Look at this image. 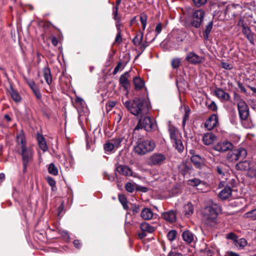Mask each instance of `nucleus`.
Segmentation results:
<instances>
[{"mask_svg": "<svg viewBox=\"0 0 256 256\" xmlns=\"http://www.w3.org/2000/svg\"><path fill=\"white\" fill-rule=\"evenodd\" d=\"M17 142L18 145V153L22 156L23 166V172H26L28 164L33 162L34 152L31 148L26 146L24 136L20 134L17 136Z\"/></svg>", "mask_w": 256, "mask_h": 256, "instance_id": "f257e3e1", "label": "nucleus"}, {"mask_svg": "<svg viewBox=\"0 0 256 256\" xmlns=\"http://www.w3.org/2000/svg\"><path fill=\"white\" fill-rule=\"evenodd\" d=\"M123 104L132 114L142 116L149 111L148 101L144 98L135 97L132 100L123 102Z\"/></svg>", "mask_w": 256, "mask_h": 256, "instance_id": "f03ea898", "label": "nucleus"}, {"mask_svg": "<svg viewBox=\"0 0 256 256\" xmlns=\"http://www.w3.org/2000/svg\"><path fill=\"white\" fill-rule=\"evenodd\" d=\"M142 128L147 132L155 130L157 128L155 120L148 116H146L143 118H140L134 130V134H136V131Z\"/></svg>", "mask_w": 256, "mask_h": 256, "instance_id": "7ed1b4c3", "label": "nucleus"}, {"mask_svg": "<svg viewBox=\"0 0 256 256\" xmlns=\"http://www.w3.org/2000/svg\"><path fill=\"white\" fill-rule=\"evenodd\" d=\"M220 209V206L216 204H212L206 208V224L211 226H214L216 224Z\"/></svg>", "mask_w": 256, "mask_h": 256, "instance_id": "20e7f679", "label": "nucleus"}, {"mask_svg": "<svg viewBox=\"0 0 256 256\" xmlns=\"http://www.w3.org/2000/svg\"><path fill=\"white\" fill-rule=\"evenodd\" d=\"M156 147L155 142L153 140H142L138 142L134 148L135 153L139 155H144L152 152Z\"/></svg>", "mask_w": 256, "mask_h": 256, "instance_id": "39448f33", "label": "nucleus"}, {"mask_svg": "<svg viewBox=\"0 0 256 256\" xmlns=\"http://www.w3.org/2000/svg\"><path fill=\"white\" fill-rule=\"evenodd\" d=\"M238 114L242 121L248 120L250 116L249 108L246 102L243 100H240L237 104Z\"/></svg>", "mask_w": 256, "mask_h": 256, "instance_id": "423d86ee", "label": "nucleus"}, {"mask_svg": "<svg viewBox=\"0 0 256 256\" xmlns=\"http://www.w3.org/2000/svg\"><path fill=\"white\" fill-rule=\"evenodd\" d=\"M204 16V12L202 10H196L192 15V24L195 28L200 26Z\"/></svg>", "mask_w": 256, "mask_h": 256, "instance_id": "0eeeda50", "label": "nucleus"}, {"mask_svg": "<svg viewBox=\"0 0 256 256\" xmlns=\"http://www.w3.org/2000/svg\"><path fill=\"white\" fill-rule=\"evenodd\" d=\"M233 148L234 145L231 142L224 140L218 142L214 146L213 149L219 152H225L232 150Z\"/></svg>", "mask_w": 256, "mask_h": 256, "instance_id": "6e6552de", "label": "nucleus"}, {"mask_svg": "<svg viewBox=\"0 0 256 256\" xmlns=\"http://www.w3.org/2000/svg\"><path fill=\"white\" fill-rule=\"evenodd\" d=\"M140 228L142 232L138 233V236L140 239L145 238L147 235L146 233H152L155 230L154 227L146 222H142L140 224Z\"/></svg>", "mask_w": 256, "mask_h": 256, "instance_id": "1a4fd4ad", "label": "nucleus"}, {"mask_svg": "<svg viewBox=\"0 0 256 256\" xmlns=\"http://www.w3.org/2000/svg\"><path fill=\"white\" fill-rule=\"evenodd\" d=\"M166 156L162 154L155 153L149 158L150 164L154 166L160 165L166 160Z\"/></svg>", "mask_w": 256, "mask_h": 256, "instance_id": "9d476101", "label": "nucleus"}, {"mask_svg": "<svg viewBox=\"0 0 256 256\" xmlns=\"http://www.w3.org/2000/svg\"><path fill=\"white\" fill-rule=\"evenodd\" d=\"M116 172L120 174L126 176H130L132 175V170L126 165L120 164L117 163L116 164Z\"/></svg>", "mask_w": 256, "mask_h": 256, "instance_id": "9b49d317", "label": "nucleus"}, {"mask_svg": "<svg viewBox=\"0 0 256 256\" xmlns=\"http://www.w3.org/2000/svg\"><path fill=\"white\" fill-rule=\"evenodd\" d=\"M178 169L180 172L184 176L190 174L193 170L191 163L186 161L182 162L179 166Z\"/></svg>", "mask_w": 256, "mask_h": 256, "instance_id": "f8f14e48", "label": "nucleus"}, {"mask_svg": "<svg viewBox=\"0 0 256 256\" xmlns=\"http://www.w3.org/2000/svg\"><path fill=\"white\" fill-rule=\"evenodd\" d=\"M218 123V116L216 114L211 115L204 123V126L208 130H212Z\"/></svg>", "mask_w": 256, "mask_h": 256, "instance_id": "ddd939ff", "label": "nucleus"}, {"mask_svg": "<svg viewBox=\"0 0 256 256\" xmlns=\"http://www.w3.org/2000/svg\"><path fill=\"white\" fill-rule=\"evenodd\" d=\"M25 80L36 98L38 100H40L42 98V94L38 87L36 84L35 82L32 80L30 79L25 78Z\"/></svg>", "mask_w": 256, "mask_h": 256, "instance_id": "4468645a", "label": "nucleus"}, {"mask_svg": "<svg viewBox=\"0 0 256 256\" xmlns=\"http://www.w3.org/2000/svg\"><path fill=\"white\" fill-rule=\"evenodd\" d=\"M187 61L193 64H198L202 62V58L198 56L194 52H190L186 56Z\"/></svg>", "mask_w": 256, "mask_h": 256, "instance_id": "2eb2a0df", "label": "nucleus"}, {"mask_svg": "<svg viewBox=\"0 0 256 256\" xmlns=\"http://www.w3.org/2000/svg\"><path fill=\"white\" fill-rule=\"evenodd\" d=\"M216 140V136L212 132H206L204 134L202 142L206 145H210Z\"/></svg>", "mask_w": 256, "mask_h": 256, "instance_id": "dca6fc26", "label": "nucleus"}, {"mask_svg": "<svg viewBox=\"0 0 256 256\" xmlns=\"http://www.w3.org/2000/svg\"><path fill=\"white\" fill-rule=\"evenodd\" d=\"M214 94L216 96L222 101H228L230 98L229 94L221 88H216L214 90Z\"/></svg>", "mask_w": 256, "mask_h": 256, "instance_id": "f3484780", "label": "nucleus"}, {"mask_svg": "<svg viewBox=\"0 0 256 256\" xmlns=\"http://www.w3.org/2000/svg\"><path fill=\"white\" fill-rule=\"evenodd\" d=\"M232 190L230 186L226 185L219 193V198L223 200L228 198L232 196Z\"/></svg>", "mask_w": 256, "mask_h": 256, "instance_id": "a211bd4d", "label": "nucleus"}, {"mask_svg": "<svg viewBox=\"0 0 256 256\" xmlns=\"http://www.w3.org/2000/svg\"><path fill=\"white\" fill-rule=\"evenodd\" d=\"M128 72H126L120 76L119 82L124 90H128L130 86V83L128 80Z\"/></svg>", "mask_w": 256, "mask_h": 256, "instance_id": "6ab92c4d", "label": "nucleus"}, {"mask_svg": "<svg viewBox=\"0 0 256 256\" xmlns=\"http://www.w3.org/2000/svg\"><path fill=\"white\" fill-rule=\"evenodd\" d=\"M162 218L170 223H173L176 221V215L173 210L163 212Z\"/></svg>", "mask_w": 256, "mask_h": 256, "instance_id": "aec40b11", "label": "nucleus"}, {"mask_svg": "<svg viewBox=\"0 0 256 256\" xmlns=\"http://www.w3.org/2000/svg\"><path fill=\"white\" fill-rule=\"evenodd\" d=\"M242 32L246 36L248 40L252 44L254 43V34L252 32L250 28H248L246 24H242Z\"/></svg>", "mask_w": 256, "mask_h": 256, "instance_id": "412c9836", "label": "nucleus"}, {"mask_svg": "<svg viewBox=\"0 0 256 256\" xmlns=\"http://www.w3.org/2000/svg\"><path fill=\"white\" fill-rule=\"evenodd\" d=\"M168 132L172 140H176V138L178 139L179 138H181L180 134L178 130L173 126H169Z\"/></svg>", "mask_w": 256, "mask_h": 256, "instance_id": "4be33fe9", "label": "nucleus"}, {"mask_svg": "<svg viewBox=\"0 0 256 256\" xmlns=\"http://www.w3.org/2000/svg\"><path fill=\"white\" fill-rule=\"evenodd\" d=\"M9 94L12 100L16 103H18L22 100V97L18 91L15 90L12 86H10L9 90Z\"/></svg>", "mask_w": 256, "mask_h": 256, "instance_id": "5701e85b", "label": "nucleus"}, {"mask_svg": "<svg viewBox=\"0 0 256 256\" xmlns=\"http://www.w3.org/2000/svg\"><path fill=\"white\" fill-rule=\"evenodd\" d=\"M236 168L242 171L249 170L250 168V161L244 160L239 162L236 164Z\"/></svg>", "mask_w": 256, "mask_h": 256, "instance_id": "b1692460", "label": "nucleus"}, {"mask_svg": "<svg viewBox=\"0 0 256 256\" xmlns=\"http://www.w3.org/2000/svg\"><path fill=\"white\" fill-rule=\"evenodd\" d=\"M37 140L40 148L42 150L43 152H46L48 150V147L44 138L43 136L38 134L37 136Z\"/></svg>", "mask_w": 256, "mask_h": 256, "instance_id": "393cba45", "label": "nucleus"}, {"mask_svg": "<svg viewBox=\"0 0 256 256\" xmlns=\"http://www.w3.org/2000/svg\"><path fill=\"white\" fill-rule=\"evenodd\" d=\"M140 216L144 220H148L152 218L153 212L150 208H144L142 210Z\"/></svg>", "mask_w": 256, "mask_h": 256, "instance_id": "a878e982", "label": "nucleus"}, {"mask_svg": "<svg viewBox=\"0 0 256 256\" xmlns=\"http://www.w3.org/2000/svg\"><path fill=\"white\" fill-rule=\"evenodd\" d=\"M43 72L44 76L46 82L48 85H50L52 82V77L50 68L46 66L43 70Z\"/></svg>", "mask_w": 256, "mask_h": 256, "instance_id": "bb28decb", "label": "nucleus"}, {"mask_svg": "<svg viewBox=\"0 0 256 256\" xmlns=\"http://www.w3.org/2000/svg\"><path fill=\"white\" fill-rule=\"evenodd\" d=\"M191 162L193 163L195 167L197 168H201L202 164V158L199 155H193L190 158Z\"/></svg>", "mask_w": 256, "mask_h": 256, "instance_id": "cd10ccee", "label": "nucleus"}, {"mask_svg": "<svg viewBox=\"0 0 256 256\" xmlns=\"http://www.w3.org/2000/svg\"><path fill=\"white\" fill-rule=\"evenodd\" d=\"M134 88L136 90H140L144 86V82L139 77H134L133 80Z\"/></svg>", "mask_w": 256, "mask_h": 256, "instance_id": "c85d7f7f", "label": "nucleus"}, {"mask_svg": "<svg viewBox=\"0 0 256 256\" xmlns=\"http://www.w3.org/2000/svg\"><path fill=\"white\" fill-rule=\"evenodd\" d=\"M173 144V146L179 152H182L184 150V146H183L182 141L180 138H176L172 140Z\"/></svg>", "mask_w": 256, "mask_h": 256, "instance_id": "c756f323", "label": "nucleus"}, {"mask_svg": "<svg viewBox=\"0 0 256 256\" xmlns=\"http://www.w3.org/2000/svg\"><path fill=\"white\" fill-rule=\"evenodd\" d=\"M182 238L187 243L190 244L194 240V235L190 230H186L182 232Z\"/></svg>", "mask_w": 256, "mask_h": 256, "instance_id": "7c9ffc66", "label": "nucleus"}, {"mask_svg": "<svg viewBox=\"0 0 256 256\" xmlns=\"http://www.w3.org/2000/svg\"><path fill=\"white\" fill-rule=\"evenodd\" d=\"M124 140V138L120 136L115 137L114 138H112L109 140L111 143H112V145L114 148L116 150L118 148H120L121 146V143Z\"/></svg>", "mask_w": 256, "mask_h": 256, "instance_id": "2f4dec72", "label": "nucleus"}, {"mask_svg": "<svg viewBox=\"0 0 256 256\" xmlns=\"http://www.w3.org/2000/svg\"><path fill=\"white\" fill-rule=\"evenodd\" d=\"M228 152L226 156V159L230 162H235L238 160V155H236V152H235V149H232L231 150H228Z\"/></svg>", "mask_w": 256, "mask_h": 256, "instance_id": "473e14b6", "label": "nucleus"}, {"mask_svg": "<svg viewBox=\"0 0 256 256\" xmlns=\"http://www.w3.org/2000/svg\"><path fill=\"white\" fill-rule=\"evenodd\" d=\"M235 152H236V155H238L237 158L238 160L240 158H245L248 154L247 150L243 148L235 149Z\"/></svg>", "mask_w": 256, "mask_h": 256, "instance_id": "72a5a7b5", "label": "nucleus"}, {"mask_svg": "<svg viewBox=\"0 0 256 256\" xmlns=\"http://www.w3.org/2000/svg\"><path fill=\"white\" fill-rule=\"evenodd\" d=\"M215 170L218 174L224 176L226 172V165L224 164H220L216 166Z\"/></svg>", "mask_w": 256, "mask_h": 256, "instance_id": "f704fd0d", "label": "nucleus"}, {"mask_svg": "<svg viewBox=\"0 0 256 256\" xmlns=\"http://www.w3.org/2000/svg\"><path fill=\"white\" fill-rule=\"evenodd\" d=\"M194 212V206L191 202H188L184 206V213L186 216H190Z\"/></svg>", "mask_w": 256, "mask_h": 256, "instance_id": "c9c22d12", "label": "nucleus"}, {"mask_svg": "<svg viewBox=\"0 0 256 256\" xmlns=\"http://www.w3.org/2000/svg\"><path fill=\"white\" fill-rule=\"evenodd\" d=\"M118 200L122 204L124 208L126 210H128V204L127 199L125 196L124 194H119Z\"/></svg>", "mask_w": 256, "mask_h": 256, "instance_id": "e433bc0d", "label": "nucleus"}, {"mask_svg": "<svg viewBox=\"0 0 256 256\" xmlns=\"http://www.w3.org/2000/svg\"><path fill=\"white\" fill-rule=\"evenodd\" d=\"M202 183V181L197 178L190 179L187 181V184L188 186L196 187Z\"/></svg>", "mask_w": 256, "mask_h": 256, "instance_id": "4c0bfd02", "label": "nucleus"}, {"mask_svg": "<svg viewBox=\"0 0 256 256\" xmlns=\"http://www.w3.org/2000/svg\"><path fill=\"white\" fill-rule=\"evenodd\" d=\"M247 240L244 238L237 239L236 242L234 243L235 246L240 248H243L247 245Z\"/></svg>", "mask_w": 256, "mask_h": 256, "instance_id": "58836bf2", "label": "nucleus"}, {"mask_svg": "<svg viewBox=\"0 0 256 256\" xmlns=\"http://www.w3.org/2000/svg\"><path fill=\"white\" fill-rule=\"evenodd\" d=\"M116 28L118 30V34L114 40V44H120L122 42V38L121 35V30H120V26L116 25Z\"/></svg>", "mask_w": 256, "mask_h": 256, "instance_id": "ea45409f", "label": "nucleus"}, {"mask_svg": "<svg viewBox=\"0 0 256 256\" xmlns=\"http://www.w3.org/2000/svg\"><path fill=\"white\" fill-rule=\"evenodd\" d=\"M143 39V33L137 34L133 39V43L135 46H138L140 45Z\"/></svg>", "mask_w": 256, "mask_h": 256, "instance_id": "a19ab883", "label": "nucleus"}, {"mask_svg": "<svg viewBox=\"0 0 256 256\" xmlns=\"http://www.w3.org/2000/svg\"><path fill=\"white\" fill-rule=\"evenodd\" d=\"M48 172L53 176H56L58 174V169L54 163H51L49 164Z\"/></svg>", "mask_w": 256, "mask_h": 256, "instance_id": "79ce46f5", "label": "nucleus"}, {"mask_svg": "<svg viewBox=\"0 0 256 256\" xmlns=\"http://www.w3.org/2000/svg\"><path fill=\"white\" fill-rule=\"evenodd\" d=\"M104 148L106 152H112L116 150L109 140L104 144Z\"/></svg>", "mask_w": 256, "mask_h": 256, "instance_id": "37998d69", "label": "nucleus"}, {"mask_svg": "<svg viewBox=\"0 0 256 256\" xmlns=\"http://www.w3.org/2000/svg\"><path fill=\"white\" fill-rule=\"evenodd\" d=\"M212 22H210L206 26L204 32V36L206 40H207L208 38V35L210 34L212 29Z\"/></svg>", "mask_w": 256, "mask_h": 256, "instance_id": "c03bdc74", "label": "nucleus"}, {"mask_svg": "<svg viewBox=\"0 0 256 256\" xmlns=\"http://www.w3.org/2000/svg\"><path fill=\"white\" fill-rule=\"evenodd\" d=\"M148 16L144 13H142L140 15V20L142 24V30H144L147 24Z\"/></svg>", "mask_w": 256, "mask_h": 256, "instance_id": "a18cd8bd", "label": "nucleus"}, {"mask_svg": "<svg viewBox=\"0 0 256 256\" xmlns=\"http://www.w3.org/2000/svg\"><path fill=\"white\" fill-rule=\"evenodd\" d=\"M177 231L176 230H171L167 234V238L170 242L174 241L176 236Z\"/></svg>", "mask_w": 256, "mask_h": 256, "instance_id": "49530a36", "label": "nucleus"}, {"mask_svg": "<svg viewBox=\"0 0 256 256\" xmlns=\"http://www.w3.org/2000/svg\"><path fill=\"white\" fill-rule=\"evenodd\" d=\"M246 216L250 218L252 220H256V208L250 212H247L245 214Z\"/></svg>", "mask_w": 256, "mask_h": 256, "instance_id": "de8ad7c7", "label": "nucleus"}, {"mask_svg": "<svg viewBox=\"0 0 256 256\" xmlns=\"http://www.w3.org/2000/svg\"><path fill=\"white\" fill-rule=\"evenodd\" d=\"M46 180L48 184L52 187V190H54V188H56V181L54 180L52 177L48 176Z\"/></svg>", "mask_w": 256, "mask_h": 256, "instance_id": "09e8293b", "label": "nucleus"}, {"mask_svg": "<svg viewBox=\"0 0 256 256\" xmlns=\"http://www.w3.org/2000/svg\"><path fill=\"white\" fill-rule=\"evenodd\" d=\"M226 238L231 240L234 241V243L236 242L237 240L238 236L234 232H230L226 234Z\"/></svg>", "mask_w": 256, "mask_h": 256, "instance_id": "8fccbe9b", "label": "nucleus"}, {"mask_svg": "<svg viewBox=\"0 0 256 256\" xmlns=\"http://www.w3.org/2000/svg\"><path fill=\"white\" fill-rule=\"evenodd\" d=\"M194 4L196 7H200L204 5L207 2V0H192Z\"/></svg>", "mask_w": 256, "mask_h": 256, "instance_id": "3c124183", "label": "nucleus"}, {"mask_svg": "<svg viewBox=\"0 0 256 256\" xmlns=\"http://www.w3.org/2000/svg\"><path fill=\"white\" fill-rule=\"evenodd\" d=\"M190 115V110H186L184 115L182 118V124L184 127L186 124V122L188 120Z\"/></svg>", "mask_w": 256, "mask_h": 256, "instance_id": "603ef678", "label": "nucleus"}, {"mask_svg": "<svg viewBox=\"0 0 256 256\" xmlns=\"http://www.w3.org/2000/svg\"><path fill=\"white\" fill-rule=\"evenodd\" d=\"M126 190L130 192H132L134 191V186L130 182H128L125 186Z\"/></svg>", "mask_w": 256, "mask_h": 256, "instance_id": "864d4df0", "label": "nucleus"}, {"mask_svg": "<svg viewBox=\"0 0 256 256\" xmlns=\"http://www.w3.org/2000/svg\"><path fill=\"white\" fill-rule=\"evenodd\" d=\"M162 24L161 22L157 24L155 32H156V36L160 34L162 30Z\"/></svg>", "mask_w": 256, "mask_h": 256, "instance_id": "5fc2aeb1", "label": "nucleus"}, {"mask_svg": "<svg viewBox=\"0 0 256 256\" xmlns=\"http://www.w3.org/2000/svg\"><path fill=\"white\" fill-rule=\"evenodd\" d=\"M149 42H146V40H145L144 42H141L140 45H139L138 46H139L140 50L142 52L144 51L145 48L148 46Z\"/></svg>", "mask_w": 256, "mask_h": 256, "instance_id": "6e6d98bb", "label": "nucleus"}, {"mask_svg": "<svg viewBox=\"0 0 256 256\" xmlns=\"http://www.w3.org/2000/svg\"><path fill=\"white\" fill-rule=\"evenodd\" d=\"M132 211L134 214H136L140 212V206L134 204L132 207Z\"/></svg>", "mask_w": 256, "mask_h": 256, "instance_id": "4d7b16f0", "label": "nucleus"}, {"mask_svg": "<svg viewBox=\"0 0 256 256\" xmlns=\"http://www.w3.org/2000/svg\"><path fill=\"white\" fill-rule=\"evenodd\" d=\"M118 6H114L113 7V12L112 14L114 15V18L115 20H118Z\"/></svg>", "mask_w": 256, "mask_h": 256, "instance_id": "13d9d810", "label": "nucleus"}, {"mask_svg": "<svg viewBox=\"0 0 256 256\" xmlns=\"http://www.w3.org/2000/svg\"><path fill=\"white\" fill-rule=\"evenodd\" d=\"M208 108L213 111H216L217 110V106L214 102H212L208 106Z\"/></svg>", "mask_w": 256, "mask_h": 256, "instance_id": "bf43d9fd", "label": "nucleus"}, {"mask_svg": "<svg viewBox=\"0 0 256 256\" xmlns=\"http://www.w3.org/2000/svg\"><path fill=\"white\" fill-rule=\"evenodd\" d=\"M104 176L105 179H106L110 182H112L114 180V176H110L106 172L104 173Z\"/></svg>", "mask_w": 256, "mask_h": 256, "instance_id": "052dcab7", "label": "nucleus"}, {"mask_svg": "<svg viewBox=\"0 0 256 256\" xmlns=\"http://www.w3.org/2000/svg\"><path fill=\"white\" fill-rule=\"evenodd\" d=\"M238 86L242 92L244 94L246 93V89L242 83L238 82Z\"/></svg>", "mask_w": 256, "mask_h": 256, "instance_id": "680f3d73", "label": "nucleus"}, {"mask_svg": "<svg viewBox=\"0 0 256 256\" xmlns=\"http://www.w3.org/2000/svg\"><path fill=\"white\" fill-rule=\"evenodd\" d=\"M73 244L75 248H80L82 246V243L80 242V240H75L73 242Z\"/></svg>", "mask_w": 256, "mask_h": 256, "instance_id": "e2e57ef3", "label": "nucleus"}, {"mask_svg": "<svg viewBox=\"0 0 256 256\" xmlns=\"http://www.w3.org/2000/svg\"><path fill=\"white\" fill-rule=\"evenodd\" d=\"M227 185H229L230 186L231 188H234L236 186V182L234 179H232L228 182V184Z\"/></svg>", "mask_w": 256, "mask_h": 256, "instance_id": "0e129e2a", "label": "nucleus"}, {"mask_svg": "<svg viewBox=\"0 0 256 256\" xmlns=\"http://www.w3.org/2000/svg\"><path fill=\"white\" fill-rule=\"evenodd\" d=\"M176 86L178 89H180V88H182L183 86H184L185 83L184 80H180L178 81V80L176 81Z\"/></svg>", "mask_w": 256, "mask_h": 256, "instance_id": "69168bd1", "label": "nucleus"}, {"mask_svg": "<svg viewBox=\"0 0 256 256\" xmlns=\"http://www.w3.org/2000/svg\"><path fill=\"white\" fill-rule=\"evenodd\" d=\"M167 256H183L180 253L175 252H170Z\"/></svg>", "mask_w": 256, "mask_h": 256, "instance_id": "338daca9", "label": "nucleus"}, {"mask_svg": "<svg viewBox=\"0 0 256 256\" xmlns=\"http://www.w3.org/2000/svg\"><path fill=\"white\" fill-rule=\"evenodd\" d=\"M182 62V59L180 58H174L172 61L171 64H180Z\"/></svg>", "mask_w": 256, "mask_h": 256, "instance_id": "774afa93", "label": "nucleus"}]
</instances>
